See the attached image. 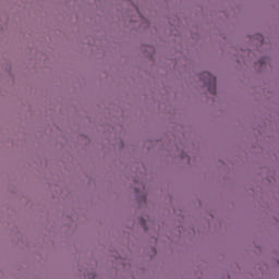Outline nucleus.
<instances>
[{
    "label": "nucleus",
    "instance_id": "nucleus-1",
    "mask_svg": "<svg viewBox=\"0 0 279 279\" xmlns=\"http://www.w3.org/2000/svg\"><path fill=\"white\" fill-rule=\"evenodd\" d=\"M201 80L205 86H208V93L217 95V77L215 75L210 74V72H204L201 75Z\"/></svg>",
    "mask_w": 279,
    "mask_h": 279
}]
</instances>
